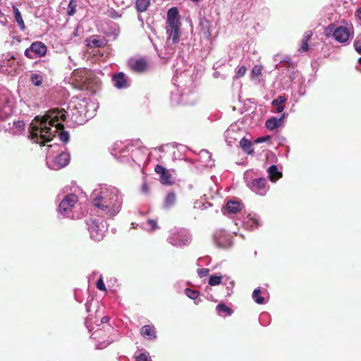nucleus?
Here are the masks:
<instances>
[{"label": "nucleus", "instance_id": "obj_1", "mask_svg": "<svg viewBox=\"0 0 361 361\" xmlns=\"http://www.w3.org/2000/svg\"><path fill=\"white\" fill-rule=\"evenodd\" d=\"M66 111L63 109H53L48 111L47 114L44 116L41 122L40 137L43 140L42 145H44L45 142H50L52 140L51 128L46 126L47 122L49 121V126H55L56 130L54 131V133H58V130H63L64 126L61 123H57L59 120L65 121L66 120Z\"/></svg>", "mask_w": 361, "mask_h": 361}, {"label": "nucleus", "instance_id": "obj_2", "mask_svg": "<svg viewBox=\"0 0 361 361\" xmlns=\"http://www.w3.org/2000/svg\"><path fill=\"white\" fill-rule=\"evenodd\" d=\"M92 204L113 217L121 208V198L116 192L102 191L99 195L93 199Z\"/></svg>", "mask_w": 361, "mask_h": 361}, {"label": "nucleus", "instance_id": "obj_3", "mask_svg": "<svg viewBox=\"0 0 361 361\" xmlns=\"http://www.w3.org/2000/svg\"><path fill=\"white\" fill-rule=\"evenodd\" d=\"M325 33L327 37L332 35L335 40L340 43L347 42L350 36V32L348 27L344 26L336 27L334 24H330L326 28Z\"/></svg>", "mask_w": 361, "mask_h": 361}, {"label": "nucleus", "instance_id": "obj_4", "mask_svg": "<svg viewBox=\"0 0 361 361\" xmlns=\"http://www.w3.org/2000/svg\"><path fill=\"white\" fill-rule=\"evenodd\" d=\"M90 232V238L94 241H101L104 237V225L99 223L97 219L90 218L86 221Z\"/></svg>", "mask_w": 361, "mask_h": 361}, {"label": "nucleus", "instance_id": "obj_5", "mask_svg": "<svg viewBox=\"0 0 361 361\" xmlns=\"http://www.w3.org/2000/svg\"><path fill=\"white\" fill-rule=\"evenodd\" d=\"M168 241L173 246L182 247L189 244L190 238L186 231L180 229L172 233L168 238Z\"/></svg>", "mask_w": 361, "mask_h": 361}, {"label": "nucleus", "instance_id": "obj_6", "mask_svg": "<svg viewBox=\"0 0 361 361\" xmlns=\"http://www.w3.org/2000/svg\"><path fill=\"white\" fill-rule=\"evenodd\" d=\"M47 51V46L44 43L42 42H35L32 43L30 48L25 49L24 54L28 59H33L45 56Z\"/></svg>", "mask_w": 361, "mask_h": 361}, {"label": "nucleus", "instance_id": "obj_7", "mask_svg": "<svg viewBox=\"0 0 361 361\" xmlns=\"http://www.w3.org/2000/svg\"><path fill=\"white\" fill-rule=\"evenodd\" d=\"M71 82L78 90L88 88L89 78L86 75L84 70H75L71 78Z\"/></svg>", "mask_w": 361, "mask_h": 361}, {"label": "nucleus", "instance_id": "obj_8", "mask_svg": "<svg viewBox=\"0 0 361 361\" xmlns=\"http://www.w3.org/2000/svg\"><path fill=\"white\" fill-rule=\"evenodd\" d=\"M78 196L75 194H69L65 196L59 206V212L63 216L71 212L75 204L78 202Z\"/></svg>", "mask_w": 361, "mask_h": 361}, {"label": "nucleus", "instance_id": "obj_9", "mask_svg": "<svg viewBox=\"0 0 361 361\" xmlns=\"http://www.w3.org/2000/svg\"><path fill=\"white\" fill-rule=\"evenodd\" d=\"M166 32L169 37L168 40L171 39L173 44H176L179 42L180 23L178 19L167 20Z\"/></svg>", "mask_w": 361, "mask_h": 361}, {"label": "nucleus", "instance_id": "obj_10", "mask_svg": "<svg viewBox=\"0 0 361 361\" xmlns=\"http://www.w3.org/2000/svg\"><path fill=\"white\" fill-rule=\"evenodd\" d=\"M128 68L137 73H142L148 69V62L144 58H132L128 61Z\"/></svg>", "mask_w": 361, "mask_h": 361}, {"label": "nucleus", "instance_id": "obj_11", "mask_svg": "<svg viewBox=\"0 0 361 361\" xmlns=\"http://www.w3.org/2000/svg\"><path fill=\"white\" fill-rule=\"evenodd\" d=\"M85 43L86 46L90 49L103 48L106 46L107 40L105 37L96 35L87 38Z\"/></svg>", "mask_w": 361, "mask_h": 361}, {"label": "nucleus", "instance_id": "obj_12", "mask_svg": "<svg viewBox=\"0 0 361 361\" xmlns=\"http://www.w3.org/2000/svg\"><path fill=\"white\" fill-rule=\"evenodd\" d=\"M154 171L159 175L160 182L165 185H171L173 181L171 180V174L165 167L161 165L157 164L154 168Z\"/></svg>", "mask_w": 361, "mask_h": 361}, {"label": "nucleus", "instance_id": "obj_13", "mask_svg": "<svg viewBox=\"0 0 361 361\" xmlns=\"http://www.w3.org/2000/svg\"><path fill=\"white\" fill-rule=\"evenodd\" d=\"M114 85L118 89L126 88L128 86V81L125 74L123 72L114 74L112 77Z\"/></svg>", "mask_w": 361, "mask_h": 361}, {"label": "nucleus", "instance_id": "obj_14", "mask_svg": "<svg viewBox=\"0 0 361 361\" xmlns=\"http://www.w3.org/2000/svg\"><path fill=\"white\" fill-rule=\"evenodd\" d=\"M285 114H283L280 118L271 117L265 122V126L270 130H274L280 127L283 123Z\"/></svg>", "mask_w": 361, "mask_h": 361}, {"label": "nucleus", "instance_id": "obj_15", "mask_svg": "<svg viewBox=\"0 0 361 361\" xmlns=\"http://www.w3.org/2000/svg\"><path fill=\"white\" fill-rule=\"evenodd\" d=\"M140 334L147 339L152 340L157 338L156 328L153 325H144L140 329Z\"/></svg>", "mask_w": 361, "mask_h": 361}, {"label": "nucleus", "instance_id": "obj_16", "mask_svg": "<svg viewBox=\"0 0 361 361\" xmlns=\"http://www.w3.org/2000/svg\"><path fill=\"white\" fill-rule=\"evenodd\" d=\"M70 161V155L66 152H61L54 159V163L59 167H64L68 165Z\"/></svg>", "mask_w": 361, "mask_h": 361}, {"label": "nucleus", "instance_id": "obj_17", "mask_svg": "<svg viewBox=\"0 0 361 361\" xmlns=\"http://www.w3.org/2000/svg\"><path fill=\"white\" fill-rule=\"evenodd\" d=\"M267 183V179L264 178H255L252 182L253 190L260 192L262 190H264L266 185Z\"/></svg>", "mask_w": 361, "mask_h": 361}, {"label": "nucleus", "instance_id": "obj_18", "mask_svg": "<svg viewBox=\"0 0 361 361\" xmlns=\"http://www.w3.org/2000/svg\"><path fill=\"white\" fill-rule=\"evenodd\" d=\"M200 26L203 35L208 38L211 36V25L210 22L205 18H202L200 21Z\"/></svg>", "mask_w": 361, "mask_h": 361}, {"label": "nucleus", "instance_id": "obj_19", "mask_svg": "<svg viewBox=\"0 0 361 361\" xmlns=\"http://www.w3.org/2000/svg\"><path fill=\"white\" fill-rule=\"evenodd\" d=\"M176 202V195L174 192H169L164 198L163 207L169 209L173 207Z\"/></svg>", "mask_w": 361, "mask_h": 361}, {"label": "nucleus", "instance_id": "obj_20", "mask_svg": "<svg viewBox=\"0 0 361 361\" xmlns=\"http://www.w3.org/2000/svg\"><path fill=\"white\" fill-rule=\"evenodd\" d=\"M12 8H13V11L14 13V18H15L16 23L19 25L20 30L22 31H24L26 29V26L25 25L24 20L23 19L22 15L19 11V9L17 8V6H16L14 5L12 6Z\"/></svg>", "mask_w": 361, "mask_h": 361}, {"label": "nucleus", "instance_id": "obj_21", "mask_svg": "<svg viewBox=\"0 0 361 361\" xmlns=\"http://www.w3.org/2000/svg\"><path fill=\"white\" fill-rule=\"evenodd\" d=\"M242 204L238 201L230 200L226 203V209L228 213L235 214L242 209Z\"/></svg>", "mask_w": 361, "mask_h": 361}, {"label": "nucleus", "instance_id": "obj_22", "mask_svg": "<svg viewBox=\"0 0 361 361\" xmlns=\"http://www.w3.org/2000/svg\"><path fill=\"white\" fill-rule=\"evenodd\" d=\"M240 146L245 153L247 154H252L253 147L250 140L245 137L242 138L240 141Z\"/></svg>", "mask_w": 361, "mask_h": 361}, {"label": "nucleus", "instance_id": "obj_23", "mask_svg": "<svg viewBox=\"0 0 361 361\" xmlns=\"http://www.w3.org/2000/svg\"><path fill=\"white\" fill-rule=\"evenodd\" d=\"M269 177L271 181H276L282 177V173L278 171L276 165H271L268 169Z\"/></svg>", "mask_w": 361, "mask_h": 361}, {"label": "nucleus", "instance_id": "obj_24", "mask_svg": "<svg viewBox=\"0 0 361 361\" xmlns=\"http://www.w3.org/2000/svg\"><path fill=\"white\" fill-rule=\"evenodd\" d=\"M150 0H136L135 7L138 12L142 13L147 10Z\"/></svg>", "mask_w": 361, "mask_h": 361}, {"label": "nucleus", "instance_id": "obj_25", "mask_svg": "<svg viewBox=\"0 0 361 361\" xmlns=\"http://www.w3.org/2000/svg\"><path fill=\"white\" fill-rule=\"evenodd\" d=\"M11 109L6 104H0V121L6 119L11 114Z\"/></svg>", "mask_w": 361, "mask_h": 361}, {"label": "nucleus", "instance_id": "obj_26", "mask_svg": "<svg viewBox=\"0 0 361 361\" xmlns=\"http://www.w3.org/2000/svg\"><path fill=\"white\" fill-rule=\"evenodd\" d=\"M43 79V75L39 73H32L30 78L31 82L37 87L42 84Z\"/></svg>", "mask_w": 361, "mask_h": 361}, {"label": "nucleus", "instance_id": "obj_27", "mask_svg": "<svg viewBox=\"0 0 361 361\" xmlns=\"http://www.w3.org/2000/svg\"><path fill=\"white\" fill-rule=\"evenodd\" d=\"M25 124L23 121H17L13 123V133L19 134L25 130Z\"/></svg>", "mask_w": 361, "mask_h": 361}, {"label": "nucleus", "instance_id": "obj_28", "mask_svg": "<svg viewBox=\"0 0 361 361\" xmlns=\"http://www.w3.org/2000/svg\"><path fill=\"white\" fill-rule=\"evenodd\" d=\"M216 310L219 312L226 313V315H231L233 312V310L227 307L224 303H219L216 306Z\"/></svg>", "mask_w": 361, "mask_h": 361}, {"label": "nucleus", "instance_id": "obj_29", "mask_svg": "<svg viewBox=\"0 0 361 361\" xmlns=\"http://www.w3.org/2000/svg\"><path fill=\"white\" fill-rule=\"evenodd\" d=\"M263 67L261 65H255L251 71L250 78L252 80L262 75Z\"/></svg>", "mask_w": 361, "mask_h": 361}, {"label": "nucleus", "instance_id": "obj_30", "mask_svg": "<svg viewBox=\"0 0 361 361\" xmlns=\"http://www.w3.org/2000/svg\"><path fill=\"white\" fill-rule=\"evenodd\" d=\"M252 298L255 302L257 304H263L264 302V298L261 296V290L259 289L254 290L252 293Z\"/></svg>", "mask_w": 361, "mask_h": 361}, {"label": "nucleus", "instance_id": "obj_31", "mask_svg": "<svg viewBox=\"0 0 361 361\" xmlns=\"http://www.w3.org/2000/svg\"><path fill=\"white\" fill-rule=\"evenodd\" d=\"M77 2L76 0H71L67 8L68 16H73L76 13Z\"/></svg>", "mask_w": 361, "mask_h": 361}, {"label": "nucleus", "instance_id": "obj_32", "mask_svg": "<svg viewBox=\"0 0 361 361\" xmlns=\"http://www.w3.org/2000/svg\"><path fill=\"white\" fill-rule=\"evenodd\" d=\"M178 11L176 7L171 8L167 12V20L178 19Z\"/></svg>", "mask_w": 361, "mask_h": 361}, {"label": "nucleus", "instance_id": "obj_33", "mask_svg": "<svg viewBox=\"0 0 361 361\" xmlns=\"http://www.w3.org/2000/svg\"><path fill=\"white\" fill-rule=\"evenodd\" d=\"M185 293L188 298L192 300L197 299L200 295L199 291L190 288H186Z\"/></svg>", "mask_w": 361, "mask_h": 361}, {"label": "nucleus", "instance_id": "obj_34", "mask_svg": "<svg viewBox=\"0 0 361 361\" xmlns=\"http://www.w3.org/2000/svg\"><path fill=\"white\" fill-rule=\"evenodd\" d=\"M221 276L212 275L209 278V284L212 286L219 285L221 283Z\"/></svg>", "mask_w": 361, "mask_h": 361}, {"label": "nucleus", "instance_id": "obj_35", "mask_svg": "<svg viewBox=\"0 0 361 361\" xmlns=\"http://www.w3.org/2000/svg\"><path fill=\"white\" fill-rule=\"evenodd\" d=\"M136 361H152L149 353L147 352L142 353L135 357Z\"/></svg>", "mask_w": 361, "mask_h": 361}, {"label": "nucleus", "instance_id": "obj_36", "mask_svg": "<svg viewBox=\"0 0 361 361\" xmlns=\"http://www.w3.org/2000/svg\"><path fill=\"white\" fill-rule=\"evenodd\" d=\"M247 72V68L244 66H240L235 72V78L238 79L243 77Z\"/></svg>", "mask_w": 361, "mask_h": 361}, {"label": "nucleus", "instance_id": "obj_37", "mask_svg": "<svg viewBox=\"0 0 361 361\" xmlns=\"http://www.w3.org/2000/svg\"><path fill=\"white\" fill-rule=\"evenodd\" d=\"M286 102V98L283 96H279L276 99H274L271 102L274 106L283 105Z\"/></svg>", "mask_w": 361, "mask_h": 361}, {"label": "nucleus", "instance_id": "obj_38", "mask_svg": "<svg viewBox=\"0 0 361 361\" xmlns=\"http://www.w3.org/2000/svg\"><path fill=\"white\" fill-rule=\"evenodd\" d=\"M59 138L63 142L67 143L69 140L68 133L66 131H64V130L60 132L59 133Z\"/></svg>", "mask_w": 361, "mask_h": 361}, {"label": "nucleus", "instance_id": "obj_39", "mask_svg": "<svg viewBox=\"0 0 361 361\" xmlns=\"http://www.w3.org/2000/svg\"><path fill=\"white\" fill-rule=\"evenodd\" d=\"M97 288L100 290L106 291V288L102 276H100L97 281Z\"/></svg>", "mask_w": 361, "mask_h": 361}, {"label": "nucleus", "instance_id": "obj_40", "mask_svg": "<svg viewBox=\"0 0 361 361\" xmlns=\"http://www.w3.org/2000/svg\"><path fill=\"white\" fill-rule=\"evenodd\" d=\"M308 41L307 39H302L301 42L300 47L299 48L298 51L300 52H305L308 50Z\"/></svg>", "mask_w": 361, "mask_h": 361}, {"label": "nucleus", "instance_id": "obj_41", "mask_svg": "<svg viewBox=\"0 0 361 361\" xmlns=\"http://www.w3.org/2000/svg\"><path fill=\"white\" fill-rule=\"evenodd\" d=\"M209 269H205V268L199 269L197 270V273L201 278L207 276L209 274Z\"/></svg>", "mask_w": 361, "mask_h": 361}, {"label": "nucleus", "instance_id": "obj_42", "mask_svg": "<svg viewBox=\"0 0 361 361\" xmlns=\"http://www.w3.org/2000/svg\"><path fill=\"white\" fill-rule=\"evenodd\" d=\"M355 49L357 53L361 54V39H359L355 42L354 44Z\"/></svg>", "mask_w": 361, "mask_h": 361}, {"label": "nucleus", "instance_id": "obj_43", "mask_svg": "<svg viewBox=\"0 0 361 361\" xmlns=\"http://www.w3.org/2000/svg\"><path fill=\"white\" fill-rule=\"evenodd\" d=\"M147 224L151 226L152 231H154L157 228V221L154 219H148Z\"/></svg>", "mask_w": 361, "mask_h": 361}, {"label": "nucleus", "instance_id": "obj_44", "mask_svg": "<svg viewBox=\"0 0 361 361\" xmlns=\"http://www.w3.org/2000/svg\"><path fill=\"white\" fill-rule=\"evenodd\" d=\"M270 136L269 135H267V136H264V137H258L256 140H255V142L257 143H259V142H265L268 140L270 139Z\"/></svg>", "mask_w": 361, "mask_h": 361}, {"label": "nucleus", "instance_id": "obj_45", "mask_svg": "<svg viewBox=\"0 0 361 361\" xmlns=\"http://www.w3.org/2000/svg\"><path fill=\"white\" fill-rule=\"evenodd\" d=\"M312 37V32L311 30H307L305 32L303 39H307V41H308L310 39H311Z\"/></svg>", "mask_w": 361, "mask_h": 361}, {"label": "nucleus", "instance_id": "obj_46", "mask_svg": "<svg viewBox=\"0 0 361 361\" xmlns=\"http://www.w3.org/2000/svg\"><path fill=\"white\" fill-rule=\"evenodd\" d=\"M276 112L277 113H281L283 110H284V105H279V106H276Z\"/></svg>", "mask_w": 361, "mask_h": 361}, {"label": "nucleus", "instance_id": "obj_47", "mask_svg": "<svg viewBox=\"0 0 361 361\" xmlns=\"http://www.w3.org/2000/svg\"><path fill=\"white\" fill-rule=\"evenodd\" d=\"M356 16L361 20V7L356 11Z\"/></svg>", "mask_w": 361, "mask_h": 361}, {"label": "nucleus", "instance_id": "obj_48", "mask_svg": "<svg viewBox=\"0 0 361 361\" xmlns=\"http://www.w3.org/2000/svg\"><path fill=\"white\" fill-rule=\"evenodd\" d=\"M108 321H109V317H103L102 318V322L103 323L107 322Z\"/></svg>", "mask_w": 361, "mask_h": 361}, {"label": "nucleus", "instance_id": "obj_49", "mask_svg": "<svg viewBox=\"0 0 361 361\" xmlns=\"http://www.w3.org/2000/svg\"><path fill=\"white\" fill-rule=\"evenodd\" d=\"M286 64H287L288 66H293V63H292V62H288V61H286V62L284 63V65H286Z\"/></svg>", "mask_w": 361, "mask_h": 361}, {"label": "nucleus", "instance_id": "obj_50", "mask_svg": "<svg viewBox=\"0 0 361 361\" xmlns=\"http://www.w3.org/2000/svg\"><path fill=\"white\" fill-rule=\"evenodd\" d=\"M32 138H34V137H37V133H32Z\"/></svg>", "mask_w": 361, "mask_h": 361}, {"label": "nucleus", "instance_id": "obj_51", "mask_svg": "<svg viewBox=\"0 0 361 361\" xmlns=\"http://www.w3.org/2000/svg\"><path fill=\"white\" fill-rule=\"evenodd\" d=\"M358 63L361 65V57L358 59Z\"/></svg>", "mask_w": 361, "mask_h": 361}, {"label": "nucleus", "instance_id": "obj_52", "mask_svg": "<svg viewBox=\"0 0 361 361\" xmlns=\"http://www.w3.org/2000/svg\"><path fill=\"white\" fill-rule=\"evenodd\" d=\"M34 130H38V128H34Z\"/></svg>", "mask_w": 361, "mask_h": 361}]
</instances>
